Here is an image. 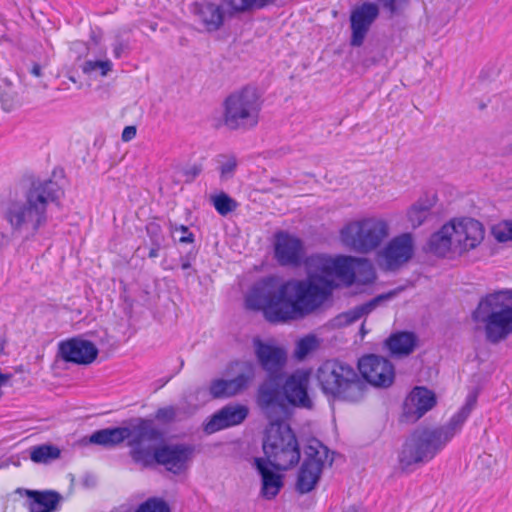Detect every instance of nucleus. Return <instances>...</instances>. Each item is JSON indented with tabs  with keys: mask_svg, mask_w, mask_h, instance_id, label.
Masks as SVG:
<instances>
[{
	"mask_svg": "<svg viewBox=\"0 0 512 512\" xmlns=\"http://www.w3.org/2000/svg\"><path fill=\"white\" fill-rule=\"evenodd\" d=\"M202 171L200 164H194L183 170V175L186 177V182H192Z\"/></svg>",
	"mask_w": 512,
	"mask_h": 512,
	"instance_id": "nucleus-43",
	"label": "nucleus"
},
{
	"mask_svg": "<svg viewBox=\"0 0 512 512\" xmlns=\"http://www.w3.org/2000/svg\"><path fill=\"white\" fill-rule=\"evenodd\" d=\"M254 463L262 479V497L267 500L275 498L283 486L282 476L274 472L264 458H255Z\"/></svg>",
	"mask_w": 512,
	"mask_h": 512,
	"instance_id": "nucleus-24",
	"label": "nucleus"
},
{
	"mask_svg": "<svg viewBox=\"0 0 512 512\" xmlns=\"http://www.w3.org/2000/svg\"><path fill=\"white\" fill-rule=\"evenodd\" d=\"M160 230H161L160 226L157 224L152 223L147 226V232L150 235L152 241L154 239H160L162 241V236L160 235Z\"/></svg>",
	"mask_w": 512,
	"mask_h": 512,
	"instance_id": "nucleus-45",
	"label": "nucleus"
},
{
	"mask_svg": "<svg viewBox=\"0 0 512 512\" xmlns=\"http://www.w3.org/2000/svg\"><path fill=\"white\" fill-rule=\"evenodd\" d=\"M171 231H181L182 236L179 238L180 243H193L194 242V234L189 231V228L185 225H176L170 224Z\"/></svg>",
	"mask_w": 512,
	"mask_h": 512,
	"instance_id": "nucleus-42",
	"label": "nucleus"
},
{
	"mask_svg": "<svg viewBox=\"0 0 512 512\" xmlns=\"http://www.w3.org/2000/svg\"><path fill=\"white\" fill-rule=\"evenodd\" d=\"M255 378L253 365L248 364L246 370L230 380L215 379L210 383L209 393L212 398H228L245 391Z\"/></svg>",
	"mask_w": 512,
	"mask_h": 512,
	"instance_id": "nucleus-18",
	"label": "nucleus"
},
{
	"mask_svg": "<svg viewBox=\"0 0 512 512\" xmlns=\"http://www.w3.org/2000/svg\"><path fill=\"white\" fill-rule=\"evenodd\" d=\"M343 512H359V509L356 506L353 505V506H349Z\"/></svg>",
	"mask_w": 512,
	"mask_h": 512,
	"instance_id": "nucleus-51",
	"label": "nucleus"
},
{
	"mask_svg": "<svg viewBox=\"0 0 512 512\" xmlns=\"http://www.w3.org/2000/svg\"><path fill=\"white\" fill-rule=\"evenodd\" d=\"M0 102L6 112L13 111L20 104L17 92L10 86L3 88L0 92Z\"/></svg>",
	"mask_w": 512,
	"mask_h": 512,
	"instance_id": "nucleus-34",
	"label": "nucleus"
},
{
	"mask_svg": "<svg viewBox=\"0 0 512 512\" xmlns=\"http://www.w3.org/2000/svg\"><path fill=\"white\" fill-rule=\"evenodd\" d=\"M396 295V291H390L384 294H380L370 301L358 305L344 313H342L339 318L345 324H352L358 321L363 316L370 314L376 307H378L382 302L386 300L392 299Z\"/></svg>",
	"mask_w": 512,
	"mask_h": 512,
	"instance_id": "nucleus-27",
	"label": "nucleus"
},
{
	"mask_svg": "<svg viewBox=\"0 0 512 512\" xmlns=\"http://www.w3.org/2000/svg\"><path fill=\"white\" fill-rule=\"evenodd\" d=\"M493 232L499 242L512 241V221L502 222L494 228Z\"/></svg>",
	"mask_w": 512,
	"mask_h": 512,
	"instance_id": "nucleus-39",
	"label": "nucleus"
},
{
	"mask_svg": "<svg viewBox=\"0 0 512 512\" xmlns=\"http://www.w3.org/2000/svg\"><path fill=\"white\" fill-rule=\"evenodd\" d=\"M63 192L52 179L30 177L21 192L10 194L1 205V217L11 235L31 241L48 226L54 207H59Z\"/></svg>",
	"mask_w": 512,
	"mask_h": 512,
	"instance_id": "nucleus-2",
	"label": "nucleus"
},
{
	"mask_svg": "<svg viewBox=\"0 0 512 512\" xmlns=\"http://www.w3.org/2000/svg\"><path fill=\"white\" fill-rule=\"evenodd\" d=\"M61 455L60 449L52 444H41L29 449L31 461L36 464H49Z\"/></svg>",
	"mask_w": 512,
	"mask_h": 512,
	"instance_id": "nucleus-31",
	"label": "nucleus"
},
{
	"mask_svg": "<svg viewBox=\"0 0 512 512\" xmlns=\"http://www.w3.org/2000/svg\"><path fill=\"white\" fill-rule=\"evenodd\" d=\"M135 512H170V508L162 499L149 498Z\"/></svg>",
	"mask_w": 512,
	"mask_h": 512,
	"instance_id": "nucleus-37",
	"label": "nucleus"
},
{
	"mask_svg": "<svg viewBox=\"0 0 512 512\" xmlns=\"http://www.w3.org/2000/svg\"><path fill=\"white\" fill-rule=\"evenodd\" d=\"M417 337L412 332H397L386 341L385 346L394 357H404L411 354L416 346Z\"/></svg>",
	"mask_w": 512,
	"mask_h": 512,
	"instance_id": "nucleus-25",
	"label": "nucleus"
},
{
	"mask_svg": "<svg viewBox=\"0 0 512 512\" xmlns=\"http://www.w3.org/2000/svg\"><path fill=\"white\" fill-rule=\"evenodd\" d=\"M453 228L454 252L463 253L475 249L484 239L483 225L472 218H461L449 223Z\"/></svg>",
	"mask_w": 512,
	"mask_h": 512,
	"instance_id": "nucleus-14",
	"label": "nucleus"
},
{
	"mask_svg": "<svg viewBox=\"0 0 512 512\" xmlns=\"http://www.w3.org/2000/svg\"><path fill=\"white\" fill-rule=\"evenodd\" d=\"M224 20L231 19L237 15L250 11L253 8H263L264 3L257 0H219L217 3Z\"/></svg>",
	"mask_w": 512,
	"mask_h": 512,
	"instance_id": "nucleus-29",
	"label": "nucleus"
},
{
	"mask_svg": "<svg viewBox=\"0 0 512 512\" xmlns=\"http://www.w3.org/2000/svg\"><path fill=\"white\" fill-rule=\"evenodd\" d=\"M476 404V396L469 395L466 403L454 414L447 425L436 429H416L405 441L399 453L402 469L426 463L461 430Z\"/></svg>",
	"mask_w": 512,
	"mask_h": 512,
	"instance_id": "nucleus-4",
	"label": "nucleus"
},
{
	"mask_svg": "<svg viewBox=\"0 0 512 512\" xmlns=\"http://www.w3.org/2000/svg\"><path fill=\"white\" fill-rule=\"evenodd\" d=\"M161 247V240L160 239H154L153 240V247L149 251V257L150 258H156L159 255V249Z\"/></svg>",
	"mask_w": 512,
	"mask_h": 512,
	"instance_id": "nucleus-48",
	"label": "nucleus"
},
{
	"mask_svg": "<svg viewBox=\"0 0 512 512\" xmlns=\"http://www.w3.org/2000/svg\"><path fill=\"white\" fill-rule=\"evenodd\" d=\"M429 212V206L422 203L414 204L408 211V219L413 227L420 226L426 219Z\"/></svg>",
	"mask_w": 512,
	"mask_h": 512,
	"instance_id": "nucleus-35",
	"label": "nucleus"
},
{
	"mask_svg": "<svg viewBox=\"0 0 512 512\" xmlns=\"http://www.w3.org/2000/svg\"><path fill=\"white\" fill-rule=\"evenodd\" d=\"M128 44L117 38L113 45V54L116 58H120L122 53L127 50Z\"/></svg>",
	"mask_w": 512,
	"mask_h": 512,
	"instance_id": "nucleus-44",
	"label": "nucleus"
},
{
	"mask_svg": "<svg viewBox=\"0 0 512 512\" xmlns=\"http://www.w3.org/2000/svg\"><path fill=\"white\" fill-rule=\"evenodd\" d=\"M286 411L281 417L272 419L266 428L263 451L266 461L276 470H287L300 460L297 438L291 428L283 423Z\"/></svg>",
	"mask_w": 512,
	"mask_h": 512,
	"instance_id": "nucleus-8",
	"label": "nucleus"
},
{
	"mask_svg": "<svg viewBox=\"0 0 512 512\" xmlns=\"http://www.w3.org/2000/svg\"><path fill=\"white\" fill-rule=\"evenodd\" d=\"M378 2L391 15L400 13L408 5V0H378Z\"/></svg>",
	"mask_w": 512,
	"mask_h": 512,
	"instance_id": "nucleus-41",
	"label": "nucleus"
},
{
	"mask_svg": "<svg viewBox=\"0 0 512 512\" xmlns=\"http://www.w3.org/2000/svg\"><path fill=\"white\" fill-rule=\"evenodd\" d=\"M322 392L339 401L357 403L364 399L368 385L349 364L327 360L316 372Z\"/></svg>",
	"mask_w": 512,
	"mask_h": 512,
	"instance_id": "nucleus-6",
	"label": "nucleus"
},
{
	"mask_svg": "<svg viewBox=\"0 0 512 512\" xmlns=\"http://www.w3.org/2000/svg\"><path fill=\"white\" fill-rule=\"evenodd\" d=\"M253 347L257 362L267 373V379L257 390V405L266 417L277 419L285 412L279 380L287 363V353L282 347L263 342L259 338L253 340Z\"/></svg>",
	"mask_w": 512,
	"mask_h": 512,
	"instance_id": "nucleus-5",
	"label": "nucleus"
},
{
	"mask_svg": "<svg viewBox=\"0 0 512 512\" xmlns=\"http://www.w3.org/2000/svg\"><path fill=\"white\" fill-rule=\"evenodd\" d=\"M362 269L364 270L366 276L364 279V283H371L375 279V272L371 264H365L363 265Z\"/></svg>",
	"mask_w": 512,
	"mask_h": 512,
	"instance_id": "nucleus-46",
	"label": "nucleus"
},
{
	"mask_svg": "<svg viewBox=\"0 0 512 512\" xmlns=\"http://www.w3.org/2000/svg\"><path fill=\"white\" fill-rule=\"evenodd\" d=\"M190 266H191V265H190V262H189V261H183V262H182V265H181V267H182V269H183V270H186V269L190 268Z\"/></svg>",
	"mask_w": 512,
	"mask_h": 512,
	"instance_id": "nucleus-52",
	"label": "nucleus"
},
{
	"mask_svg": "<svg viewBox=\"0 0 512 512\" xmlns=\"http://www.w3.org/2000/svg\"><path fill=\"white\" fill-rule=\"evenodd\" d=\"M63 360L80 365L91 364L98 355V348L89 340L73 338L59 345Z\"/></svg>",
	"mask_w": 512,
	"mask_h": 512,
	"instance_id": "nucleus-19",
	"label": "nucleus"
},
{
	"mask_svg": "<svg viewBox=\"0 0 512 512\" xmlns=\"http://www.w3.org/2000/svg\"><path fill=\"white\" fill-rule=\"evenodd\" d=\"M332 258L311 255L306 261L308 278L282 284L273 277L260 281L246 298L247 307L262 310L271 323L302 318L318 309L329 297Z\"/></svg>",
	"mask_w": 512,
	"mask_h": 512,
	"instance_id": "nucleus-1",
	"label": "nucleus"
},
{
	"mask_svg": "<svg viewBox=\"0 0 512 512\" xmlns=\"http://www.w3.org/2000/svg\"><path fill=\"white\" fill-rule=\"evenodd\" d=\"M220 175L222 179L231 178L237 167V159L234 155H220L219 156Z\"/></svg>",
	"mask_w": 512,
	"mask_h": 512,
	"instance_id": "nucleus-36",
	"label": "nucleus"
},
{
	"mask_svg": "<svg viewBox=\"0 0 512 512\" xmlns=\"http://www.w3.org/2000/svg\"><path fill=\"white\" fill-rule=\"evenodd\" d=\"M30 512H54L61 500V496L55 491H34L27 490Z\"/></svg>",
	"mask_w": 512,
	"mask_h": 512,
	"instance_id": "nucleus-26",
	"label": "nucleus"
},
{
	"mask_svg": "<svg viewBox=\"0 0 512 512\" xmlns=\"http://www.w3.org/2000/svg\"><path fill=\"white\" fill-rule=\"evenodd\" d=\"M304 454L295 485L300 494L311 492L318 484L325 465L333 462V458L329 457V449L316 438L308 440Z\"/></svg>",
	"mask_w": 512,
	"mask_h": 512,
	"instance_id": "nucleus-11",
	"label": "nucleus"
},
{
	"mask_svg": "<svg viewBox=\"0 0 512 512\" xmlns=\"http://www.w3.org/2000/svg\"><path fill=\"white\" fill-rule=\"evenodd\" d=\"M379 9L374 3L365 2L352 11L350 15L351 24V40L352 46L359 47L363 44L364 39L374 20L378 17Z\"/></svg>",
	"mask_w": 512,
	"mask_h": 512,
	"instance_id": "nucleus-17",
	"label": "nucleus"
},
{
	"mask_svg": "<svg viewBox=\"0 0 512 512\" xmlns=\"http://www.w3.org/2000/svg\"><path fill=\"white\" fill-rule=\"evenodd\" d=\"M223 105V122L228 129L249 130L257 126L261 100L255 87L246 86L231 93Z\"/></svg>",
	"mask_w": 512,
	"mask_h": 512,
	"instance_id": "nucleus-10",
	"label": "nucleus"
},
{
	"mask_svg": "<svg viewBox=\"0 0 512 512\" xmlns=\"http://www.w3.org/2000/svg\"><path fill=\"white\" fill-rule=\"evenodd\" d=\"M274 251L276 260L282 266H298L304 257L301 239L285 231L275 234Z\"/></svg>",
	"mask_w": 512,
	"mask_h": 512,
	"instance_id": "nucleus-16",
	"label": "nucleus"
},
{
	"mask_svg": "<svg viewBox=\"0 0 512 512\" xmlns=\"http://www.w3.org/2000/svg\"><path fill=\"white\" fill-rule=\"evenodd\" d=\"M309 380V372L301 369L294 371L285 378L280 391L286 407L287 403L296 407H312V401L308 395ZM287 413L288 410L286 409Z\"/></svg>",
	"mask_w": 512,
	"mask_h": 512,
	"instance_id": "nucleus-13",
	"label": "nucleus"
},
{
	"mask_svg": "<svg viewBox=\"0 0 512 512\" xmlns=\"http://www.w3.org/2000/svg\"><path fill=\"white\" fill-rule=\"evenodd\" d=\"M358 369L362 375L360 377L373 386L386 388L394 382V366L382 356L364 355L358 361Z\"/></svg>",
	"mask_w": 512,
	"mask_h": 512,
	"instance_id": "nucleus-12",
	"label": "nucleus"
},
{
	"mask_svg": "<svg viewBox=\"0 0 512 512\" xmlns=\"http://www.w3.org/2000/svg\"><path fill=\"white\" fill-rule=\"evenodd\" d=\"M436 404L435 394L425 387H415L403 403L402 421L414 423Z\"/></svg>",
	"mask_w": 512,
	"mask_h": 512,
	"instance_id": "nucleus-15",
	"label": "nucleus"
},
{
	"mask_svg": "<svg viewBox=\"0 0 512 512\" xmlns=\"http://www.w3.org/2000/svg\"><path fill=\"white\" fill-rule=\"evenodd\" d=\"M481 323L488 342L497 344L512 334V290L496 291L482 297L472 313Z\"/></svg>",
	"mask_w": 512,
	"mask_h": 512,
	"instance_id": "nucleus-7",
	"label": "nucleus"
},
{
	"mask_svg": "<svg viewBox=\"0 0 512 512\" xmlns=\"http://www.w3.org/2000/svg\"><path fill=\"white\" fill-rule=\"evenodd\" d=\"M337 277L348 285H351L355 280V272L352 266L351 257H338L332 259L330 277Z\"/></svg>",
	"mask_w": 512,
	"mask_h": 512,
	"instance_id": "nucleus-30",
	"label": "nucleus"
},
{
	"mask_svg": "<svg viewBox=\"0 0 512 512\" xmlns=\"http://www.w3.org/2000/svg\"><path fill=\"white\" fill-rule=\"evenodd\" d=\"M161 438L162 433L152 420L140 419L137 436L130 443L129 455L133 462L142 468L157 464L174 475L185 472L194 457L195 447L187 443H161L156 447L146 444Z\"/></svg>",
	"mask_w": 512,
	"mask_h": 512,
	"instance_id": "nucleus-3",
	"label": "nucleus"
},
{
	"mask_svg": "<svg viewBox=\"0 0 512 512\" xmlns=\"http://www.w3.org/2000/svg\"><path fill=\"white\" fill-rule=\"evenodd\" d=\"M30 73L35 77H40L42 75V68L38 63H34L30 69Z\"/></svg>",
	"mask_w": 512,
	"mask_h": 512,
	"instance_id": "nucleus-49",
	"label": "nucleus"
},
{
	"mask_svg": "<svg viewBox=\"0 0 512 512\" xmlns=\"http://www.w3.org/2000/svg\"><path fill=\"white\" fill-rule=\"evenodd\" d=\"M453 230L454 228L448 223L432 234L428 243L429 250L438 256H445L451 251L454 252Z\"/></svg>",
	"mask_w": 512,
	"mask_h": 512,
	"instance_id": "nucleus-28",
	"label": "nucleus"
},
{
	"mask_svg": "<svg viewBox=\"0 0 512 512\" xmlns=\"http://www.w3.org/2000/svg\"><path fill=\"white\" fill-rule=\"evenodd\" d=\"M6 348V341L5 339L0 337V355L4 353Z\"/></svg>",
	"mask_w": 512,
	"mask_h": 512,
	"instance_id": "nucleus-50",
	"label": "nucleus"
},
{
	"mask_svg": "<svg viewBox=\"0 0 512 512\" xmlns=\"http://www.w3.org/2000/svg\"><path fill=\"white\" fill-rule=\"evenodd\" d=\"M211 200L216 211L222 216L233 212L238 206V203L224 192L213 196Z\"/></svg>",
	"mask_w": 512,
	"mask_h": 512,
	"instance_id": "nucleus-32",
	"label": "nucleus"
},
{
	"mask_svg": "<svg viewBox=\"0 0 512 512\" xmlns=\"http://www.w3.org/2000/svg\"><path fill=\"white\" fill-rule=\"evenodd\" d=\"M191 12L196 21L209 33L220 30L225 23L216 2H195L192 5Z\"/></svg>",
	"mask_w": 512,
	"mask_h": 512,
	"instance_id": "nucleus-23",
	"label": "nucleus"
},
{
	"mask_svg": "<svg viewBox=\"0 0 512 512\" xmlns=\"http://www.w3.org/2000/svg\"><path fill=\"white\" fill-rule=\"evenodd\" d=\"M139 428L140 422L132 429L129 427H109L100 429L91 434L89 442L111 448L128 440L127 445L130 447V443L137 436Z\"/></svg>",
	"mask_w": 512,
	"mask_h": 512,
	"instance_id": "nucleus-22",
	"label": "nucleus"
},
{
	"mask_svg": "<svg viewBox=\"0 0 512 512\" xmlns=\"http://www.w3.org/2000/svg\"><path fill=\"white\" fill-rule=\"evenodd\" d=\"M136 135V128L134 126H126L122 132V140L128 142Z\"/></svg>",
	"mask_w": 512,
	"mask_h": 512,
	"instance_id": "nucleus-47",
	"label": "nucleus"
},
{
	"mask_svg": "<svg viewBox=\"0 0 512 512\" xmlns=\"http://www.w3.org/2000/svg\"><path fill=\"white\" fill-rule=\"evenodd\" d=\"M112 66L110 60H87L82 66V71L87 75L98 73L101 76H106L112 70Z\"/></svg>",
	"mask_w": 512,
	"mask_h": 512,
	"instance_id": "nucleus-33",
	"label": "nucleus"
},
{
	"mask_svg": "<svg viewBox=\"0 0 512 512\" xmlns=\"http://www.w3.org/2000/svg\"><path fill=\"white\" fill-rule=\"evenodd\" d=\"M178 414V409L172 405L161 407L155 413V419L162 423L172 422Z\"/></svg>",
	"mask_w": 512,
	"mask_h": 512,
	"instance_id": "nucleus-40",
	"label": "nucleus"
},
{
	"mask_svg": "<svg viewBox=\"0 0 512 512\" xmlns=\"http://www.w3.org/2000/svg\"><path fill=\"white\" fill-rule=\"evenodd\" d=\"M316 347V339L314 336H307L298 341L295 350V356L298 359L305 358Z\"/></svg>",
	"mask_w": 512,
	"mask_h": 512,
	"instance_id": "nucleus-38",
	"label": "nucleus"
},
{
	"mask_svg": "<svg viewBox=\"0 0 512 512\" xmlns=\"http://www.w3.org/2000/svg\"><path fill=\"white\" fill-rule=\"evenodd\" d=\"M249 409L241 404H228L217 411L205 423L204 431L207 434L241 424L248 416Z\"/></svg>",
	"mask_w": 512,
	"mask_h": 512,
	"instance_id": "nucleus-20",
	"label": "nucleus"
},
{
	"mask_svg": "<svg viewBox=\"0 0 512 512\" xmlns=\"http://www.w3.org/2000/svg\"><path fill=\"white\" fill-rule=\"evenodd\" d=\"M388 236L387 221L377 217L351 221L339 232L341 243L349 250L360 254L376 250Z\"/></svg>",
	"mask_w": 512,
	"mask_h": 512,
	"instance_id": "nucleus-9",
	"label": "nucleus"
},
{
	"mask_svg": "<svg viewBox=\"0 0 512 512\" xmlns=\"http://www.w3.org/2000/svg\"><path fill=\"white\" fill-rule=\"evenodd\" d=\"M361 331H362V332H365V329H364V326H363V325H362V327H361Z\"/></svg>",
	"mask_w": 512,
	"mask_h": 512,
	"instance_id": "nucleus-53",
	"label": "nucleus"
},
{
	"mask_svg": "<svg viewBox=\"0 0 512 512\" xmlns=\"http://www.w3.org/2000/svg\"><path fill=\"white\" fill-rule=\"evenodd\" d=\"M413 255V240L410 234L393 238L383 250L388 270H395L406 263Z\"/></svg>",
	"mask_w": 512,
	"mask_h": 512,
	"instance_id": "nucleus-21",
	"label": "nucleus"
}]
</instances>
